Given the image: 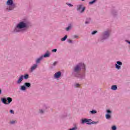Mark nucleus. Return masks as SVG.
Here are the masks:
<instances>
[{"label": "nucleus", "mask_w": 130, "mask_h": 130, "mask_svg": "<svg viewBox=\"0 0 130 130\" xmlns=\"http://www.w3.org/2000/svg\"><path fill=\"white\" fill-rule=\"evenodd\" d=\"M27 25L26 23L23 22H20L18 24H17V26L15 28V32H20V29H23V28H25Z\"/></svg>", "instance_id": "nucleus-1"}, {"label": "nucleus", "mask_w": 130, "mask_h": 130, "mask_svg": "<svg viewBox=\"0 0 130 130\" xmlns=\"http://www.w3.org/2000/svg\"><path fill=\"white\" fill-rule=\"evenodd\" d=\"M2 102L4 104H5L6 105H8V104H10L12 101H13V99L12 98L8 97L7 98V99L6 98H2L1 99Z\"/></svg>", "instance_id": "nucleus-2"}, {"label": "nucleus", "mask_w": 130, "mask_h": 130, "mask_svg": "<svg viewBox=\"0 0 130 130\" xmlns=\"http://www.w3.org/2000/svg\"><path fill=\"white\" fill-rule=\"evenodd\" d=\"M81 69H85V64L84 63H79V65L76 66L74 69V71L76 73H78Z\"/></svg>", "instance_id": "nucleus-3"}, {"label": "nucleus", "mask_w": 130, "mask_h": 130, "mask_svg": "<svg viewBox=\"0 0 130 130\" xmlns=\"http://www.w3.org/2000/svg\"><path fill=\"white\" fill-rule=\"evenodd\" d=\"M120 66H122V62L119 61H117V64H115L116 69H117V70H120L121 69Z\"/></svg>", "instance_id": "nucleus-4"}, {"label": "nucleus", "mask_w": 130, "mask_h": 130, "mask_svg": "<svg viewBox=\"0 0 130 130\" xmlns=\"http://www.w3.org/2000/svg\"><path fill=\"white\" fill-rule=\"evenodd\" d=\"M82 7H83V6L82 5H78L77 6V11H80V13H83V12H85V7H84L82 10L81 11V9H82Z\"/></svg>", "instance_id": "nucleus-5"}, {"label": "nucleus", "mask_w": 130, "mask_h": 130, "mask_svg": "<svg viewBox=\"0 0 130 130\" xmlns=\"http://www.w3.org/2000/svg\"><path fill=\"white\" fill-rule=\"evenodd\" d=\"M23 79H24V75H21L17 82V84H20L23 81Z\"/></svg>", "instance_id": "nucleus-6"}, {"label": "nucleus", "mask_w": 130, "mask_h": 130, "mask_svg": "<svg viewBox=\"0 0 130 130\" xmlns=\"http://www.w3.org/2000/svg\"><path fill=\"white\" fill-rule=\"evenodd\" d=\"M81 121H82V123L84 124V123H88V122H90L91 121H92V120L91 119H82L81 120Z\"/></svg>", "instance_id": "nucleus-7"}, {"label": "nucleus", "mask_w": 130, "mask_h": 130, "mask_svg": "<svg viewBox=\"0 0 130 130\" xmlns=\"http://www.w3.org/2000/svg\"><path fill=\"white\" fill-rule=\"evenodd\" d=\"M60 76H61V72H56L55 74H54V77L56 79H58V78H59L60 77Z\"/></svg>", "instance_id": "nucleus-8"}, {"label": "nucleus", "mask_w": 130, "mask_h": 130, "mask_svg": "<svg viewBox=\"0 0 130 130\" xmlns=\"http://www.w3.org/2000/svg\"><path fill=\"white\" fill-rule=\"evenodd\" d=\"M37 67H38V65L37 64H34L31 68V72H33V71H34V70H35L36 69H37Z\"/></svg>", "instance_id": "nucleus-9"}, {"label": "nucleus", "mask_w": 130, "mask_h": 130, "mask_svg": "<svg viewBox=\"0 0 130 130\" xmlns=\"http://www.w3.org/2000/svg\"><path fill=\"white\" fill-rule=\"evenodd\" d=\"M50 54L49 53V51H47L46 53L44 55V56H43V57H49Z\"/></svg>", "instance_id": "nucleus-10"}, {"label": "nucleus", "mask_w": 130, "mask_h": 130, "mask_svg": "<svg viewBox=\"0 0 130 130\" xmlns=\"http://www.w3.org/2000/svg\"><path fill=\"white\" fill-rule=\"evenodd\" d=\"M7 4L8 6H12L13 5V0H8Z\"/></svg>", "instance_id": "nucleus-11"}, {"label": "nucleus", "mask_w": 130, "mask_h": 130, "mask_svg": "<svg viewBox=\"0 0 130 130\" xmlns=\"http://www.w3.org/2000/svg\"><path fill=\"white\" fill-rule=\"evenodd\" d=\"M24 86H25V87L27 88H30V87H31V83L28 82L25 83Z\"/></svg>", "instance_id": "nucleus-12"}, {"label": "nucleus", "mask_w": 130, "mask_h": 130, "mask_svg": "<svg viewBox=\"0 0 130 130\" xmlns=\"http://www.w3.org/2000/svg\"><path fill=\"white\" fill-rule=\"evenodd\" d=\"M111 89L114 90V91L117 90V86H116V85L112 86Z\"/></svg>", "instance_id": "nucleus-13"}, {"label": "nucleus", "mask_w": 130, "mask_h": 130, "mask_svg": "<svg viewBox=\"0 0 130 130\" xmlns=\"http://www.w3.org/2000/svg\"><path fill=\"white\" fill-rule=\"evenodd\" d=\"M43 58V56H41L40 58H38L36 60L37 63H39L40 62V60H41Z\"/></svg>", "instance_id": "nucleus-14"}, {"label": "nucleus", "mask_w": 130, "mask_h": 130, "mask_svg": "<svg viewBox=\"0 0 130 130\" xmlns=\"http://www.w3.org/2000/svg\"><path fill=\"white\" fill-rule=\"evenodd\" d=\"M109 36V31H105L104 33L105 37H108Z\"/></svg>", "instance_id": "nucleus-15"}, {"label": "nucleus", "mask_w": 130, "mask_h": 130, "mask_svg": "<svg viewBox=\"0 0 130 130\" xmlns=\"http://www.w3.org/2000/svg\"><path fill=\"white\" fill-rule=\"evenodd\" d=\"M67 38H68V36H65L63 38H62L61 39V41H65L67 39Z\"/></svg>", "instance_id": "nucleus-16"}, {"label": "nucleus", "mask_w": 130, "mask_h": 130, "mask_svg": "<svg viewBox=\"0 0 130 130\" xmlns=\"http://www.w3.org/2000/svg\"><path fill=\"white\" fill-rule=\"evenodd\" d=\"M94 123H98V122L92 121L91 122H88L87 124H94Z\"/></svg>", "instance_id": "nucleus-17"}, {"label": "nucleus", "mask_w": 130, "mask_h": 130, "mask_svg": "<svg viewBox=\"0 0 130 130\" xmlns=\"http://www.w3.org/2000/svg\"><path fill=\"white\" fill-rule=\"evenodd\" d=\"M21 90L22 91H25L26 90V87L25 86H21Z\"/></svg>", "instance_id": "nucleus-18"}, {"label": "nucleus", "mask_w": 130, "mask_h": 130, "mask_svg": "<svg viewBox=\"0 0 130 130\" xmlns=\"http://www.w3.org/2000/svg\"><path fill=\"white\" fill-rule=\"evenodd\" d=\"M110 117H111V116H110V115L109 114H106V118L107 119H109V118H110Z\"/></svg>", "instance_id": "nucleus-19"}, {"label": "nucleus", "mask_w": 130, "mask_h": 130, "mask_svg": "<svg viewBox=\"0 0 130 130\" xmlns=\"http://www.w3.org/2000/svg\"><path fill=\"white\" fill-rule=\"evenodd\" d=\"M23 78L25 79V80H27L29 78V75L28 74H26L25 75L23 76Z\"/></svg>", "instance_id": "nucleus-20"}, {"label": "nucleus", "mask_w": 130, "mask_h": 130, "mask_svg": "<svg viewBox=\"0 0 130 130\" xmlns=\"http://www.w3.org/2000/svg\"><path fill=\"white\" fill-rule=\"evenodd\" d=\"M96 1L97 0H93L92 1H91L89 3V5H93V4H94V3L96 2Z\"/></svg>", "instance_id": "nucleus-21"}, {"label": "nucleus", "mask_w": 130, "mask_h": 130, "mask_svg": "<svg viewBox=\"0 0 130 130\" xmlns=\"http://www.w3.org/2000/svg\"><path fill=\"white\" fill-rule=\"evenodd\" d=\"M90 113H91V114H95V113H97V111L95 110H92L90 112Z\"/></svg>", "instance_id": "nucleus-22"}, {"label": "nucleus", "mask_w": 130, "mask_h": 130, "mask_svg": "<svg viewBox=\"0 0 130 130\" xmlns=\"http://www.w3.org/2000/svg\"><path fill=\"white\" fill-rule=\"evenodd\" d=\"M75 88H78V87H80V84L78 83H77L75 84Z\"/></svg>", "instance_id": "nucleus-23"}, {"label": "nucleus", "mask_w": 130, "mask_h": 130, "mask_svg": "<svg viewBox=\"0 0 130 130\" xmlns=\"http://www.w3.org/2000/svg\"><path fill=\"white\" fill-rule=\"evenodd\" d=\"M112 130H116V126H113L112 127Z\"/></svg>", "instance_id": "nucleus-24"}, {"label": "nucleus", "mask_w": 130, "mask_h": 130, "mask_svg": "<svg viewBox=\"0 0 130 130\" xmlns=\"http://www.w3.org/2000/svg\"><path fill=\"white\" fill-rule=\"evenodd\" d=\"M96 33H97V31L95 30L92 32L91 34L92 35H94V34H96Z\"/></svg>", "instance_id": "nucleus-25"}, {"label": "nucleus", "mask_w": 130, "mask_h": 130, "mask_svg": "<svg viewBox=\"0 0 130 130\" xmlns=\"http://www.w3.org/2000/svg\"><path fill=\"white\" fill-rule=\"evenodd\" d=\"M56 51H57V50L56 49H54L52 50V52H56Z\"/></svg>", "instance_id": "nucleus-26"}, {"label": "nucleus", "mask_w": 130, "mask_h": 130, "mask_svg": "<svg viewBox=\"0 0 130 130\" xmlns=\"http://www.w3.org/2000/svg\"><path fill=\"white\" fill-rule=\"evenodd\" d=\"M71 29V26H68L67 28H66L67 31H69Z\"/></svg>", "instance_id": "nucleus-27"}, {"label": "nucleus", "mask_w": 130, "mask_h": 130, "mask_svg": "<svg viewBox=\"0 0 130 130\" xmlns=\"http://www.w3.org/2000/svg\"><path fill=\"white\" fill-rule=\"evenodd\" d=\"M77 129V127H74L72 128V129H70V130H76Z\"/></svg>", "instance_id": "nucleus-28"}, {"label": "nucleus", "mask_w": 130, "mask_h": 130, "mask_svg": "<svg viewBox=\"0 0 130 130\" xmlns=\"http://www.w3.org/2000/svg\"><path fill=\"white\" fill-rule=\"evenodd\" d=\"M15 122H16V121H12L10 122V123H11L12 124L15 123Z\"/></svg>", "instance_id": "nucleus-29"}, {"label": "nucleus", "mask_w": 130, "mask_h": 130, "mask_svg": "<svg viewBox=\"0 0 130 130\" xmlns=\"http://www.w3.org/2000/svg\"><path fill=\"white\" fill-rule=\"evenodd\" d=\"M107 112L108 113H111V111L110 110H107Z\"/></svg>", "instance_id": "nucleus-30"}, {"label": "nucleus", "mask_w": 130, "mask_h": 130, "mask_svg": "<svg viewBox=\"0 0 130 130\" xmlns=\"http://www.w3.org/2000/svg\"><path fill=\"white\" fill-rule=\"evenodd\" d=\"M10 113H11L12 114H14V112L13 110H10Z\"/></svg>", "instance_id": "nucleus-31"}, {"label": "nucleus", "mask_w": 130, "mask_h": 130, "mask_svg": "<svg viewBox=\"0 0 130 130\" xmlns=\"http://www.w3.org/2000/svg\"><path fill=\"white\" fill-rule=\"evenodd\" d=\"M68 42H69V43H72V41L71 40H69Z\"/></svg>", "instance_id": "nucleus-32"}, {"label": "nucleus", "mask_w": 130, "mask_h": 130, "mask_svg": "<svg viewBox=\"0 0 130 130\" xmlns=\"http://www.w3.org/2000/svg\"><path fill=\"white\" fill-rule=\"evenodd\" d=\"M67 5H68V6H69V7H73V5H72L71 4H68Z\"/></svg>", "instance_id": "nucleus-33"}, {"label": "nucleus", "mask_w": 130, "mask_h": 130, "mask_svg": "<svg viewBox=\"0 0 130 130\" xmlns=\"http://www.w3.org/2000/svg\"><path fill=\"white\" fill-rule=\"evenodd\" d=\"M57 63V62H54L53 64V66H55Z\"/></svg>", "instance_id": "nucleus-34"}, {"label": "nucleus", "mask_w": 130, "mask_h": 130, "mask_svg": "<svg viewBox=\"0 0 130 130\" xmlns=\"http://www.w3.org/2000/svg\"><path fill=\"white\" fill-rule=\"evenodd\" d=\"M40 113H43V110H40Z\"/></svg>", "instance_id": "nucleus-35"}, {"label": "nucleus", "mask_w": 130, "mask_h": 130, "mask_svg": "<svg viewBox=\"0 0 130 130\" xmlns=\"http://www.w3.org/2000/svg\"><path fill=\"white\" fill-rule=\"evenodd\" d=\"M79 37L78 36H74L75 38H78Z\"/></svg>", "instance_id": "nucleus-36"}, {"label": "nucleus", "mask_w": 130, "mask_h": 130, "mask_svg": "<svg viewBox=\"0 0 130 130\" xmlns=\"http://www.w3.org/2000/svg\"><path fill=\"white\" fill-rule=\"evenodd\" d=\"M88 23H89V22H88V21L85 22V24H88Z\"/></svg>", "instance_id": "nucleus-37"}, {"label": "nucleus", "mask_w": 130, "mask_h": 130, "mask_svg": "<svg viewBox=\"0 0 130 130\" xmlns=\"http://www.w3.org/2000/svg\"><path fill=\"white\" fill-rule=\"evenodd\" d=\"M2 94V90L0 89V94Z\"/></svg>", "instance_id": "nucleus-38"}, {"label": "nucleus", "mask_w": 130, "mask_h": 130, "mask_svg": "<svg viewBox=\"0 0 130 130\" xmlns=\"http://www.w3.org/2000/svg\"><path fill=\"white\" fill-rule=\"evenodd\" d=\"M9 10H13V9H12V8H9Z\"/></svg>", "instance_id": "nucleus-39"}, {"label": "nucleus", "mask_w": 130, "mask_h": 130, "mask_svg": "<svg viewBox=\"0 0 130 130\" xmlns=\"http://www.w3.org/2000/svg\"><path fill=\"white\" fill-rule=\"evenodd\" d=\"M82 2H84V1H85V0H82Z\"/></svg>", "instance_id": "nucleus-40"}]
</instances>
